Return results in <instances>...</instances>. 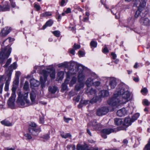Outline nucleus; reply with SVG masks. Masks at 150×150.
Here are the masks:
<instances>
[{
    "label": "nucleus",
    "instance_id": "f257e3e1",
    "mask_svg": "<svg viewBox=\"0 0 150 150\" xmlns=\"http://www.w3.org/2000/svg\"><path fill=\"white\" fill-rule=\"evenodd\" d=\"M130 93L124 86H120L114 93L112 97L108 101L110 106H117L126 103L130 100Z\"/></svg>",
    "mask_w": 150,
    "mask_h": 150
},
{
    "label": "nucleus",
    "instance_id": "f03ea898",
    "mask_svg": "<svg viewBox=\"0 0 150 150\" xmlns=\"http://www.w3.org/2000/svg\"><path fill=\"white\" fill-rule=\"evenodd\" d=\"M146 0H137V4L140 3V5L138 8V10L136 11L135 17L137 18L139 16L141 17L140 20V24L146 26H148L150 25V20L146 17L145 15L147 12L144 9L146 4Z\"/></svg>",
    "mask_w": 150,
    "mask_h": 150
},
{
    "label": "nucleus",
    "instance_id": "7ed1b4c3",
    "mask_svg": "<svg viewBox=\"0 0 150 150\" xmlns=\"http://www.w3.org/2000/svg\"><path fill=\"white\" fill-rule=\"evenodd\" d=\"M39 73L42 74L43 77L40 76V81L42 88H43L45 86V83L46 81L47 77L49 74L51 79H54L55 77V72L54 70L52 68L47 69L46 70L43 69L39 71Z\"/></svg>",
    "mask_w": 150,
    "mask_h": 150
},
{
    "label": "nucleus",
    "instance_id": "20e7f679",
    "mask_svg": "<svg viewBox=\"0 0 150 150\" xmlns=\"http://www.w3.org/2000/svg\"><path fill=\"white\" fill-rule=\"evenodd\" d=\"M75 65L76 70L78 72V79L79 82H81L85 77V74L84 71V67L79 64H76L75 62H72L70 64L71 66Z\"/></svg>",
    "mask_w": 150,
    "mask_h": 150
},
{
    "label": "nucleus",
    "instance_id": "39448f33",
    "mask_svg": "<svg viewBox=\"0 0 150 150\" xmlns=\"http://www.w3.org/2000/svg\"><path fill=\"white\" fill-rule=\"evenodd\" d=\"M28 95V92L25 93L24 94L19 92L18 95V102L21 105L24 107L29 105L30 103V101L27 99Z\"/></svg>",
    "mask_w": 150,
    "mask_h": 150
},
{
    "label": "nucleus",
    "instance_id": "423d86ee",
    "mask_svg": "<svg viewBox=\"0 0 150 150\" xmlns=\"http://www.w3.org/2000/svg\"><path fill=\"white\" fill-rule=\"evenodd\" d=\"M106 80H107L106 85L108 89L114 88L117 85L116 79L113 77H106Z\"/></svg>",
    "mask_w": 150,
    "mask_h": 150
},
{
    "label": "nucleus",
    "instance_id": "0eeeda50",
    "mask_svg": "<svg viewBox=\"0 0 150 150\" xmlns=\"http://www.w3.org/2000/svg\"><path fill=\"white\" fill-rule=\"evenodd\" d=\"M8 47H7L2 50L0 53V59L4 60L8 58L9 56L11 51V48H8Z\"/></svg>",
    "mask_w": 150,
    "mask_h": 150
},
{
    "label": "nucleus",
    "instance_id": "6e6552de",
    "mask_svg": "<svg viewBox=\"0 0 150 150\" xmlns=\"http://www.w3.org/2000/svg\"><path fill=\"white\" fill-rule=\"evenodd\" d=\"M71 71H70L67 73L66 79L65 80L64 82L63 83L62 85L61 91H63L68 89V87L67 86V84L69 83L70 76H71L72 75V73Z\"/></svg>",
    "mask_w": 150,
    "mask_h": 150
},
{
    "label": "nucleus",
    "instance_id": "1a4fd4ad",
    "mask_svg": "<svg viewBox=\"0 0 150 150\" xmlns=\"http://www.w3.org/2000/svg\"><path fill=\"white\" fill-rule=\"evenodd\" d=\"M109 111V109L107 107H103L98 108L96 110V114L98 116H101L106 114Z\"/></svg>",
    "mask_w": 150,
    "mask_h": 150
},
{
    "label": "nucleus",
    "instance_id": "9d476101",
    "mask_svg": "<svg viewBox=\"0 0 150 150\" xmlns=\"http://www.w3.org/2000/svg\"><path fill=\"white\" fill-rule=\"evenodd\" d=\"M98 76L95 74H92L91 76L88 78L85 82V84L88 87H90L93 85V80L98 78Z\"/></svg>",
    "mask_w": 150,
    "mask_h": 150
},
{
    "label": "nucleus",
    "instance_id": "9b49d317",
    "mask_svg": "<svg viewBox=\"0 0 150 150\" xmlns=\"http://www.w3.org/2000/svg\"><path fill=\"white\" fill-rule=\"evenodd\" d=\"M16 95L15 92L13 90V93L9 99L8 103V106L11 108H13L14 107V102L15 100Z\"/></svg>",
    "mask_w": 150,
    "mask_h": 150
},
{
    "label": "nucleus",
    "instance_id": "f8f14e48",
    "mask_svg": "<svg viewBox=\"0 0 150 150\" xmlns=\"http://www.w3.org/2000/svg\"><path fill=\"white\" fill-rule=\"evenodd\" d=\"M70 71H71V72L72 73V75L71 76H70V78L71 77V79L69 83V85L70 87H72L76 83L77 80V78L74 76L76 74V73L75 72H73V71L72 69L69 70L68 72Z\"/></svg>",
    "mask_w": 150,
    "mask_h": 150
},
{
    "label": "nucleus",
    "instance_id": "ddd939ff",
    "mask_svg": "<svg viewBox=\"0 0 150 150\" xmlns=\"http://www.w3.org/2000/svg\"><path fill=\"white\" fill-rule=\"evenodd\" d=\"M29 131L33 135L37 136L41 131V130L39 128L29 127Z\"/></svg>",
    "mask_w": 150,
    "mask_h": 150
},
{
    "label": "nucleus",
    "instance_id": "4468645a",
    "mask_svg": "<svg viewBox=\"0 0 150 150\" xmlns=\"http://www.w3.org/2000/svg\"><path fill=\"white\" fill-rule=\"evenodd\" d=\"M12 73V71H10L8 73L7 78L8 79L6 80L5 84V89L6 91L8 90V86L9 84V81L11 80V76Z\"/></svg>",
    "mask_w": 150,
    "mask_h": 150
},
{
    "label": "nucleus",
    "instance_id": "2eb2a0df",
    "mask_svg": "<svg viewBox=\"0 0 150 150\" xmlns=\"http://www.w3.org/2000/svg\"><path fill=\"white\" fill-rule=\"evenodd\" d=\"M10 9V6L8 2H5L3 6L0 5V11H9Z\"/></svg>",
    "mask_w": 150,
    "mask_h": 150
},
{
    "label": "nucleus",
    "instance_id": "dca6fc26",
    "mask_svg": "<svg viewBox=\"0 0 150 150\" xmlns=\"http://www.w3.org/2000/svg\"><path fill=\"white\" fill-rule=\"evenodd\" d=\"M11 30L10 27H6L2 30L0 35L1 36H5L10 32Z\"/></svg>",
    "mask_w": 150,
    "mask_h": 150
},
{
    "label": "nucleus",
    "instance_id": "f3484780",
    "mask_svg": "<svg viewBox=\"0 0 150 150\" xmlns=\"http://www.w3.org/2000/svg\"><path fill=\"white\" fill-rule=\"evenodd\" d=\"M88 125H90L91 127V126H92L94 130L98 129L100 127V125L97 122L96 120H93Z\"/></svg>",
    "mask_w": 150,
    "mask_h": 150
},
{
    "label": "nucleus",
    "instance_id": "a211bd4d",
    "mask_svg": "<svg viewBox=\"0 0 150 150\" xmlns=\"http://www.w3.org/2000/svg\"><path fill=\"white\" fill-rule=\"evenodd\" d=\"M127 112L125 108H122L118 110L117 112V115L120 117H122L125 115Z\"/></svg>",
    "mask_w": 150,
    "mask_h": 150
},
{
    "label": "nucleus",
    "instance_id": "6ab92c4d",
    "mask_svg": "<svg viewBox=\"0 0 150 150\" xmlns=\"http://www.w3.org/2000/svg\"><path fill=\"white\" fill-rule=\"evenodd\" d=\"M77 150H98V148H94L93 149H88L84 146L78 144L77 146Z\"/></svg>",
    "mask_w": 150,
    "mask_h": 150
},
{
    "label": "nucleus",
    "instance_id": "aec40b11",
    "mask_svg": "<svg viewBox=\"0 0 150 150\" xmlns=\"http://www.w3.org/2000/svg\"><path fill=\"white\" fill-rule=\"evenodd\" d=\"M114 130L112 129H104L102 130V132L106 134H109L114 132Z\"/></svg>",
    "mask_w": 150,
    "mask_h": 150
},
{
    "label": "nucleus",
    "instance_id": "412c9836",
    "mask_svg": "<svg viewBox=\"0 0 150 150\" xmlns=\"http://www.w3.org/2000/svg\"><path fill=\"white\" fill-rule=\"evenodd\" d=\"M0 122L2 125L6 126H11L12 125L11 123L6 120H2Z\"/></svg>",
    "mask_w": 150,
    "mask_h": 150
},
{
    "label": "nucleus",
    "instance_id": "4be33fe9",
    "mask_svg": "<svg viewBox=\"0 0 150 150\" xmlns=\"http://www.w3.org/2000/svg\"><path fill=\"white\" fill-rule=\"evenodd\" d=\"M132 119L130 118H126L124 120V124L126 126H129L131 124V123L133 122Z\"/></svg>",
    "mask_w": 150,
    "mask_h": 150
},
{
    "label": "nucleus",
    "instance_id": "5701e85b",
    "mask_svg": "<svg viewBox=\"0 0 150 150\" xmlns=\"http://www.w3.org/2000/svg\"><path fill=\"white\" fill-rule=\"evenodd\" d=\"M60 134L61 137L64 139H66L71 137V134L69 133H65L64 132H61Z\"/></svg>",
    "mask_w": 150,
    "mask_h": 150
},
{
    "label": "nucleus",
    "instance_id": "b1692460",
    "mask_svg": "<svg viewBox=\"0 0 150 150\" xmlns=\"http://www.w3.org/2000/svg\"><path fill=\"white\" fill-rule=\"evenodd\" d=\"M84 84L83 82H81L79 84H76L75 86V89L77 91H79L84 86Z\"/></svg>",
    "mask_w": 150,
    "mask_h": 150
},
{
    "label": "nucleus",
    "instance_id": "393cba45",
    "mask_svg": "<svg viewBox=\"0 0 150 150\" xmlns=\"http://www.w3.org/2000/svg\"><path fill=\"white\" fill-rule=\"evenodd\" d=\"M36 97V95L35 92L33 91H32L30 93V98L31 101L34 102Z\"/></svg>",
    "mask_w": 150,
    "mask_h": 150
},
{
    "label": "nucleus",
    "instance_id": "a878e982",
    "mask_svg": "<svg viewBox=\"0 0 150 150\" xmlns=\"http://www.w3.org/2000/svg\"><path fill=\"white\" fill-rule=\"evenodd\" d=\"M53 23V21L51 19H50L45 23V24L43 26V29L46 28L47 27H50L51 26Z\"/></svg>",
    "mask_w": 150,
    "mask_h": 150
},
{
    "label": "nucleus",
    "instance_id": "bb28decb",
    "mask_svg": "<svg viewBox=\"0 0 150 150\" xmlns=\"http://www.w3.org/2000/svg\"><path fill=\"white\" fill-rule=\"evenodd\" d=\"M52 14L51 12L46 11L40 15L41 17H48L52 16Z\"/></svg>",
    "mask_w": 150,
    "mask_h": 150
},
{
    "label": "nucleus",
    "instance_id": "cd10ccee",
    "mask_svg": "<svg viewBox=\"0 0 150 150\" xmlns=\"http://www.w3.org/2000/svg\"><path fill=\"white\" fill-rule=\"evenodd\" d=\"M100 93L101 97H107L109 95V93L107 90H103L101 91Z\"/></svg>",
    "mask_w": 150,
    "mask_h": 150
},
{
    "label": "nucleus",
    "instance_id": "c85d7f7f",
    "mask_svg": "<svg viewBox=\"0 0 150 150\" xmlns=\"http://www.w3.org/2000/svg\"><path fill=\"white\" fill-rule=\"evenodd\" d=\"M114 122L116 125H119L122 124V121L121 118H116L114 119Z\"/></svg>",
    "mask_w": 150,
    "mask_h": 150
},
{
    "label": "nucleus",
    "instance_id": "c756f323",
    "mask_svg": "<svg viewBox=\"0 0 150 150\" xmlns=\"http://www.w3.org/2000/svg\"><path fill=\"white\" fill-rule=\"evenodd\" d=\"M69 66V63L67 62H65L63 63L60 64H58L59 67H65L67 68Z\"/></svg>",
    "mask_w": 150,
    "mask_h": 150
},
{
    "label": "nucleus",
    "instance_id": "7c9ffc66",
    "mask_svg": "<svg viewBox=\"0 0 150 150\" xmlns=\"http://www.w3.org/2000/svg\"><path fill=\"white\" fill-rule=\"evenodd\" d=\"M57 88L56 86H53L52 87L50 86L49 87V91L51 93H55L57 90Z\"/></svg>",
    "mask_w": 150,
    "mask_h": 150
},
{
    "label": "nucleus",
    "instance_id": "2f4dec72",
    "mask_svg": "<svg viewBox=\"0 0 150 150\" xmlns=\"http://www.w3.org/2000/svg\"><path fill=\"white\" fill-rule=\"evenodd\" d=\"M86 92L88 94L93 95H95L96 93V90L93 88H91L90 90H88V89H87Z\"/></svg>",
    "mask_w": 150,
    "mask_h": 150
},
{
    "label": "nucleus",
    "instance_id": "473e14b6",
    "mask_svg": "<svg viewBox=\"0 0 150 150\" xmlns=\"http://www.w3.org/2000/svg\"><path fill=\"white\" fill-rule=\"evenodd\" d=\"M17 67V64L16 63V62H14L8 68V72H9L10 71L12 70V72H13V69H15ZM9 72H8V73Z\"/></svg>",
    "mask_w": 150,
    "mask_h": 150
},
{
    "label": "nucleus",
    "instance_id": "72a5a7b5",
    "mask_svg": "<svg viewBox=\"0 0 150 150\" xmlns=\"http://www.w3.org/2000/svg\"><path fill=\"white\" fill-rule=\"evenodd\" d=\"M3 86L2 85H0V108H2L4 103L1 100L2 99L1 98V95L2 93V91Z\"/></svg>",
    "mask_w": 150,
    "mask_h": 150
},
{
    "label": "nucleus",
    "instance_id": "f704fd0d",
    "mask_svg": "<svg viewBox=\"0 0 150 150\" xmlns=\"http://www.w3.org/2000/svg\"><path fill=\"white\" fill-rule=\"evenodd\" d=\"M30 84L32 86H37L39 85V82L35 80H32L30 81Z\"/></svg>",
    "mask_w": 150,
    "mask_h": 150
},
{
    "label": "nucleus",
    "instance_id": "c9c22d12",
    "mask_svg": "<svg viewBox=\"0 0 150 150\" xmlns=\"http://www.w3.org/2000/svg\"><path fill=\"white\" fill-rule=\"evenodd\" d=\"M99 97L98 96L94 97L89 101L90 103L93 104L96 103L99 99Z\"/></svg>",
    "mask_w": 150,
    "mask_h": 150
},
{
    "label": "nucleus",
    "instance_id": "e433bc0d",
    "mask_svg": "<svg viewBox=\"0 0 150 150\" xmlns=\"http://www.w3.org/2000/svg\"><path fill=\"white\" fill-rule=\"evenodd\" d=\"M140 115L139 113H137L135 114L132 117V122H134L135 120H137Z\"/></svg>",
    "mask_w": 150,
    "mask_h": 150
},
{
    "label": "nucleus",
    "instance_id": "4c0bfd02",
    "mask_svg": "<svg viewBox=\"0 0 150 150\" xmlns=\"http://www.w3.org/2000/svg\"><path fill=\"white\" fill-rule=\"evenodd\" d=\"M64 75V72L62 71H60L57 74L58 76L59 77V79H62L63 78Z\"/></svg>",
    "mask_w": 150,
    "mask_h": 150
},
{
    "label": "nucleus",
    "instance_id": "58836bf2",
    "mask_svg": "<svg viewBox=\"0 0 150 150\" xmlns=\"http://www.w3.org/2000/svg\"><path fill=\"white\" fill-rule=\"evenodd\" d=\"M90 45L91 47H96L97 46V43L96 42L92 41L90 43Z\"/></svg>",
    "mask_w": 150,
    "mask_h": 150
},
{
    "label": "nucleus",
    "instance_id": "ea45409f",
    "mask_svg": "<svg viewBox=\"0 0 150 150\" xmlns=\"http://www.w3.org/2000/svg\"><path fill=\"white\" fill-rule=\"evenodd\" d=\"M89 102V101L88 100H81L80 102L79 105H82V104H84V105H86L88 104V103Z\"/></svg>",
    "mask_w": 150,
    "mask_h": 150
},
{
    "label": "nucleus",
    "instance_id": "a19ab883",
    "mask_svg": "<svg viewBox=\"0 0 150 150\" xmlns=\"http://www.w3.org/2000/svg\"><path fill=\"white\" fill-rule=\"evenodd\" d=\"M24 88L26 90H27L29 88V84L28 83L27 81H25V82L24 86H23Z\"/></svg>",
    "mask_w": 150,
    "mask_h": 150
},
{
    "label": "nucleus",
    "instance_id": "79ce46f5",
    "mask_svg": "<svg viewBox=\"0 0 150 150\" xmlns=\"http://www.w3.org/2000/svg\"><path fill=\"white\" fill-rule=\"evenodd\" d=\"M24 136L26 138L27 140H30L32 138V136L28 133L25 134Z\"/></svg>",
    "mask_w": 150,
    "mask_h": 150
},
{
    "label": "nucleus",
    "instance_id": "37998d69",
    "mask_svg": "<svg viewBox=\"0 0 150 150\" xmlns=\"http://www.w3.org/2000/svg\"><path fill=\"white\" fill-rule=\"evenodd\" d=\"M144 150H150V139L148 143L146 145Z\"/></svg>",
    "mask_w": 150,
    "mask_h": 150
},
{
    "label": "nucleus",
    "instance_id": "c03bdc74",
    "mask_svg": "<svg viewBox=\"0 0 150 150\" xmlns=\"http://www.w3.org/2000/svg\"><path fill=\"white\" fill-rule=\"evenodd\" d=\"M81 47L80 45H79L76 44L75 43L73 47V48L75 50L79 49Z\"/></svg>",
    "mask_w": 150,
    "mask_h": 150
},
{
    "label": "nucleus",
    "instance_id": "a18cd8bd",
    "mask_svg": "<svg viewBox=\"0 0 150 150\" xmlns=\"http://www.w3.org/2000/svg\"><path fill=\"white\" fill-rule=\"evenodd\" d=\"M100 83L101 82L99 81H96L93 82V85L95 86L96 87H98L100 85Z\"/></svg>",
    "mask_w": 150,
    "mask_h": 150
},
{
    "label": "nucleus",
    "instance_id": "49530a36",
    "mask_svg": "<svg viewBox=\"0 0 150 150\" xmlns=\"http://www.w3.org/2000/svg\"><path fill=\"white\" fill-rule=\"evenodd\" d=\"M53 34L56 37H58L60 34V32L59 31H55L52 32Z\"/></svg>",
    "mask_w": 150,
    "mask_h": 150
},
{
    "label": "nucleus",
    "instance_id": "de8ad7c7",
    "mask_svg": "<svg viewBox=\"0 0 150 150\" xmlns=\"http://www.w3.org/2000/svg\"><path fill=\"white\" fill-rule=\"evenodd\" d=\"M11 58H9L8 59L7 61L6 64L4 66V67H7L11 63Z\"/></svg>",
    "mask_w": 150,
    "mask_h": 150
},
{
    "label": "nucleus",
    "instance_id": "09e8293b",
    "mask_svg": "<svg viewBox=\"0 0 150 150\" xmlns=\"http://www.w3.org/2000/svg\"><path fill=\"white\" fill-rule=\"evenodd\" d=\"M29 125V127L35 128L37 126L36 124L34 122H30Z\"/></svg>",
    "mask_w": 150,
    "mask_h": 150
},
{
    "label": "nucleus",
    "instance_id": "8fccbe9b",
    "mask_svg": "<svg viewBox=\"0 0 150 150\" xmlns=\"http://www.w3.org/2000/svg\"><path fill=\"white\" fill-rule=\"evenodd\" d=\"M9 1L12 7L13 8L15 7L16 6V4L15 2L13 1V0H10Z\"/></svg>",
    "mask_w": 150,
    "mask_h": 150
},
{
    "label": "nucleus",
    "instance_id": "3c124183",
    "mask_svg": "<svg viewBox=\"0 0 150 150\" xmlns=\"http://www.w3.org/2000/svg\"><path fill=\"white\" fill-rule=\"evenodd\" d=\"M88 128L87 129V133L90 135V136H91V132L89 130V129L91 128V126L90 125H88Z\"/></svg>",
    "mask_w": 150,
    "mask_h": 150
},
{
    "label": "nucleus",
    "instance_id": "603ef678",
    "mask_svg": "<svg viewBox=\"0 0 150 150\" xmlns=\"http://www.w3.org/2000/svg\"><path fill=\"white\" fill-rule=\"evenodd\" d=\"M143 103L144 105H148L149 104V101L146 99L144 100L143 101Z\"/></svg>",
    "mask_w": 150,
    "mask_h": 150
},
{
    "label": "nucleus",
    "instance_id": "864d4df0",
    "mask_svg": "<svg viewBox=\"0 0 150 150\" xmlns=\"http://www.w3.org/2000/svg\"><path fill=\"white\" fill-rule=\"evenodd\" d=\"M42 137L44 139L47 140L50 138V136L49 134H47L43 136Z\"/></svg>",
    "mask_w": 150,
    "mask_h": 150
},
{
    "label": "nucleus",
    "instance_id": "5fc2aeb1",
    "mask_svg": "<svg viewBox=\"0 0 150 150\" xmlns=\"http://www.w3.org/2000/svg\"><path fill=\"white\" fill-rule=\"evenodd\" d=\"M141 92L142 93H147L148 90L146 88H144L141 90Z\"/></svg>",
    "mask_w": 150,
    "mask_h": 150
},
{
    "label": "nucleus",
    "instance_id": "6e6d98bb",
    "mask_svg": "<svg viewBox=\"0 0 150 150\" xmlns=\"http://www.w3.org/2000/svg\"><path fill=\"white\" fill-rule=\"evenodd\" d=\"M34 7L37 9V11L39 10L40 9V6L37 4H35L34 5Z\"/></svg>",
    "mask_w": 150,
    "mask_h": 150
},
{
    "label": "nucleus",
    "instance_id": "4d7b16f0",
    "mask_svg": "<svg viewBox=\"0 0 150 150\" xmlns=\"http://www.w3.org/2000/svg\"><path fill=\"white\" fill-rule=\"evenodd\" d=\"M78 54L79 55H80L81 57L83 56L84 54V52L81 50H80L79 51Z\"/></svg>",
    "mask_w": 150,
    "mask_h": 150
},
{
    "label": "nucleus",
    "instance_id": "13d9d810",
    "mask_svg": "<svg viewBox=\"0 0 150 150\" xmlns=\"http://www.w3.org/2000/svg\"><path fill=\"white\" fill-rule=\"evenodd\" d=\"M69 50H70V51H69L70 53L71 54H73V55H74L75 52V50H74V49H73H73H70Z\"/></svg>",
    "mask_w": 150,
    "mask_h": 150
},
{
    "label": "nucleus",
    "instance_id": "bf43d9fd",
    "mask_svg": "<svg viewBox=\"0 0 150 150\" xmlns=\"http://www.w3.org/2000/svg\"><path fill=\"white\" fill-rule=\"evenodd\" d=\"M103 52L104 53L108 52L109 50L106 47H105L103 50Z\"/></svg>",
    "mask_w": 150,
    "mask_h": 150
},
{
    "label": "nucleus",
    "instance_id": "052dcab7",
    "mask_svg": "<svg viewBox=\"0 0 150 150\" xmlns=\"http://www.w3.org/2000/svg\"><path fill=\"white\" fill-rule=\"evenodd\" d=\"M116 9H112L111 10V11L112 13L113 14H116L117 12H116Z\"/></svg>",
    "mask_w": 150,
    "mask_h": 150
},
{
    "label": "nucleus",
    "instance_id": "680f3d73",
    "mask_svg": "<svg viewBox=\"0 0 150 150\" xmlns=\"http://www.w3.org/2000/svg\"><path fill=\"white\" fill-rule=\"evenodd\" d=\"M21 74V73L19 71H17L16 73V78H18L19 76Z\"/></svg>",
    "mask_w": 150,
    "mask_h": 150
},
{
    "label": "nucleus",
    "instance_id": "e2e57ef3",
    "mask_svg": "<svg viewBox=\"0 0 150 150\" xmlns=\"http://www.w3.org/2000/svg\"><path fill=\"white\" fill-rule=\"evenodd\" d=\"M111 55L112 56L113 59H115L116 57V54L112 52L111 53Z\"/></svg>",
    "mask_w": 150,
    "mask_h": 150
},
{
    "label": "nucleus",
    "instance_id": "0e129e2a",
    "mask_svg": "<svg viewBox=\"0 0 150 150\" xmlns=\"http://www.w3.org/2000/svg\"><path fill=\"white\" fill-rule=\"evenodd\" d=\"M80 99V96H78L76 97L75 99V100H76V101L78 102L79 101Z\"/></svg>",
    "mask_w": 150,
    "mask_h": 150
},
{
    "label": "nucleus",
    "instance_id": "69168bd1",
    "mask_svg": "<svg viewBox=\"0 0 150 150\" xmlns=\"http://www.w3.org/2000/svg\"><path fill=\"white\" fill-rule=\"evenodd\" d=\"M133 79L136 82H138L139 81V79L138 77H133Z\"/></svg>",
    "mask_w": 150,
    "mask_h": 150
},
{
    "label": "nucleus",
    "instance_id": "338daca9",
    "mask_svg": "<svg viewBox=\"0 0 150 150\" xmlns=\"http://www.w3.org/2000/svg\"><path fill=\"white\" fill-rule=\"evenodd\" d=\"M71 12V9L69 8H68L65 11V12L67 13H70Z\"/></svg>",
    "mask_w": 150,
    "mask_h": 150
},
{
    "label": "nucleus",
    "instance_id": "774afa93",
    "mask_svg": "<svg viewBox=\"0 0 150 150\" xmlns=\"http://www.w3.org/2000/svg\"><path fill=\"white\" fill-rule=\"evenodd\" d=\"M6 150H15V149L13 148L7 147L6 148Z\"/></svg>",
    "mask_w": 150,
    "mask_h": 150
}]
</instances>
